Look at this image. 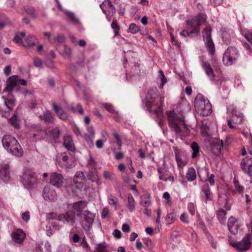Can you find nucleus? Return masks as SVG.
Returning <instances> with one entry per match:
<instances>
[{
	"instance_id": "nucleus-1",
	"label": "nucleus",
	"mask_w": 252,
	"mask_h": 252,
	"mask_svg": "<svg viewBox=\"0 0 252 252\" xmlns=\"http://www.w3.org/2000/svg\"><path fill=\"white\" fill-rule=\"evenodd\" d=\"M164 97L162 96L157 88H151L148 91L145 97V105L150 113H155L160 122L163 117L162 108Z\"/></svg>"
},
{
	"instance_id": "nucleus-2",
	"label": "nucleus",
	"mask_w": 252,
	"mask_h": 252,
	"mask_svg": "<svg viewBox=\"0 0 252 252\" xmlns=\"http://www.w3.org/2000/svg\"><path fill=\"white\" fill-rule=\"evenodd\" d=\"M169 125L177 137L181 139L189 135L188 128L185 124L184 116L182 113H176L174 110L166 113Z\"/></svg>"
},
{
	"instance_id": "nucleus-3",
	"label": "nucleus",
	"mask_w": 252,
	"mask_h": 252,
	"mask_svg": "<svg viewBox=\"0 0 252 252\" xmlns=\"http://www.w3.org/2000/svg\"><path fill=\"white\" fill-rule=\"evenodd\" d=\"M90 180L92 182L98 183V174H75L73 181H68L65 185L66 187H70L72 190L76 191V189H81L84 187V181Z\"/></svg>"
},
{
	"instance_id": "nucleus-4",
	"label": "nucleus",
	"mask_w": 252,
	"mask_h": 252,
	"mask_svg": "<svg viewBox=\"0 0 252 252\" xmlns=\"http://www.w3.org/2000/svg\"><path fill=\"white\" fill-rule=\"evenodd\" d=\"M2 143L4 148L10 154L17 157L22 156V148L14 137L10 135H4Z\"/></svg>"
},
{
	"instance_id": "nucleus-5",
	"label": "nucleus",
	"mask_w": 252,
	"mask_h": 252,
	"mask_svg": "<svg viewBox=\"0 0 252 252\" xmlns=\"http://www.w3.org/2000/svg\"><path fill=\"white\" fill-rule=\"evenodd\" d=\"M194 107L196 111L203 116H207L212 112V107L209 100L200 94L195 97Z\"/></svg>"
},
{
	"instance_id": "nucleus-6",
	"label": "nucleus",
	"mask_w": 252,
	"mask_h": 252,
	"mask_svg": "<svg viewBox=\"0 0 252 252\" xmlns=\"http://www.w3.org/2000/svg\"><path fill=\"white\" fill-rule=\"evenodd\" d=\"M204 22L205 17L204 15L201 14H198L194 18L187 22L188 28L190 30V32L184 30L180 32V35L186 37L190 36L192 33H199L200 27Z\"/></svg>"
},
{
	"instance_id": "nucleus-7",
	"label": "nucleus",
	"mask_w": 252,
	"mask_h": 252,
	"mask_svg": "<svg viewBox=\"0 0 252 252\" xmlns=\"http://www.w3.org/2000/svg\"><path fill=\"white\" fill-rule=\"evenodd\" d=\"M226 109L228 114L227 117L228 125L230 128H235L237 125L242 123L243 114L232 104L227 106Z\"/></svg>"
},
{
	"instance_id": "nucleus-8",
	"label": "nucleus",
	"mask_w": 252,
	"mask_h": 252,
	"mask_svg": "<svg viewBox=\"0 0 252 252\" xmlns=\"http://www.w3.org/2000/svg\"><path fill=\"white\" fill-rule=\"evenodd\" d=\"M202 67L203 68L206 75L209 78L210 81L217 85H221L223 83L228 80V79L223 75L219 77L218 79H216L213 69L209 63L206 61H202L201 63Z\"/></svg>"
},
{
	"instance_id": "nucleus-9",
	"label": "nucleus",
	"mask_w": 252,
	"mask_h": 252,
	"mask_svg": "<svg viewBox=\"0 0 252 252\" xmlns=\"http://www.w3.org/2000/svg\"><path fill=\"white\" fill-rule=\"evenodd\" d=\"M239 57L238 51L234 47H229L223 54L222 61L223 64L227 66H230L236 63Z\"/></svg>"
},
{
	"instance_id": "nucleus-10",
	"label": "nucleus",
	"mask_w": 252,
	"mask_h": 252,
	"mask_svg": "<svg viewBox=\"0 0 252 252\" xmlns=\"http://www.w3.org/2000/svg\"><path fill=\"white\" fill-rule=\"evenodd\" d=\"M202 36L208 52L212 56L214 55L215 45L211 38V29L210 27H207L204 29Z\"/></svg>"
},
{
	"instance_id": "nucleus-11",
	"label": "nucleus",
	"mask_w": 252,
	"mask_h": 252,
	"mask_svg": "<svg viewBox=\"0 0 252 252\" xmlns=\"http://www.w3.org/2000/svg\"><path fill=\"white\" fill-rule=\"evenodd\" d=\"M176 161L178 167L183 169L188 162V156L186 152L173 147Z\"/></svg>"
},
{
	"instance_id": "nucleus-12",
	"label": "nucleus",
	"mask_w": 252,
	"mask_h": 252,
	"mask_svg": "<svg viewBox=\"0 0 252 252\" xmlns=\"http://www.w3.org/2000/svg\"><path fill=\"white\" fill-rule=\"evenodd\" d=\"M103 12L106 15L109 21H111V17L116 13V9L112 2L109 0H105L100 4Z\"/></svg>"
},
{
	"instance_id": "nucleus-13",
	"label": "nucleus",
	"mask_w": 252,
	"mask_h": 252,
	"mask_svg": "<svg viewBox=\"0 0 252 252\" xmlns=\"http://www.w3.org/2000/svg\"><path fill=\"white\" fill-rule=\"evenodd\" d=\"M58 220L62 221L64 224L73 225L75 221V216L72 214V212L68 211L64 214H62L57 217Z\"/></svg>"
},
{
	"instance_id": "nucleus-14",
	"label": "nucleus",
	"mask_w": 252,
	"mask_h": 252,
	"mask_svg": "<svg viewBox=\"0 0 252 252\" xmlns=\"http://www.w3.org/2000/svg\"><path fill=\"white\" fill-rule=\"evenodd\" d=\"M22 183L25 188H32L37 180L36 174H22L21 176Z\"/></svg>"
},
{
	"instance_id": "nucleus-15",
	"label": "nucleus",
	"mask_w": 252,
	"mask_h": 252,
	"mask_svg": "<svg viewBox=\"0 0 252 252\" xmlns=\"http://www.w3.org/2000/svg\"><path fill=\"white\" fill-rule=\"evenodd\" d=\"M209 142L212 152L216 155L220 154L223 146L222 141L219 138H211Z\"/></svg>"
},
{
	"instance_id": "nucleus-16",
	"label": "nucleus",
	"mask_w": 252,
	"mask_h": 252,
	"mask_svg": "<svg viewBox=\"0 0 252 252\" xmlns=\"http://www.w3.org/2000/svg\"><path fill=\"white\" fill-rule=\"evenodd\" d=\"M240 32L242 35H243L250 43V44L247 42L243 43V45L244 47L249 51L250 53H252V30H241Z\"/></svg>"
},
{
	"instance_id": "nucleus-17",
	"label": "nucleus",
	"mask_w": 252,
	"mask_h": 252,
	"mask_svg": "<svg viewBox=\"0 0 252 252\" xmlns=\"http://www.w3.org/2000/svg\"><path fill=\"white\" fill-rule=\"evenodd\" d=\"M43 198L50 202H54L57 199V194L55 191L49 186H45L42 191Z\"/></svg>"
},
{
	"instance_id": "nucleus-18",
	"label": "nucleus",
	"mask_w": 252,
	"mask_h": 252,
	"mask_svg": "<svg viewBox=\"0 0 252 252\" xmlns=\"http://www.w3.org/2000/svg\"><path fill=\"white\" fill-rule=\"evenodd\" d=\"M251 237L249 234L247 235L240 242L233 245V247L240 251H248L251 247Z\"/></svg>"
},
{
	"instance_id": "nucleus-19",
	"label": "nucleus",
	"mask_w": 252,
	"mask_h": 252,
	"mask_svg": "<svg viewBox=\"0 0 252 252\" xmlns=\"http://www.w3.org/2000/svg\"><path fill=\"white\" fill-rule=\"evenodd\" d=\"M87 206V203L83 201H79L72 205L71 209L69 210L75 216H79L82 214L83 210Z\"/></svg>"
},
{
	"instance_id": "nucleus-20",
	"label": "nucleus",
	"mask_w": 252,
	"mask_h": 252,
	"mask_svg": "<svg viewBox=\"0 0 252 252\" xmlns=\"http://www.w3.org/2000/svg\"><path fill=\"white\" fill-rule=\"evenodd\" d=\"M241 167L245 173H252V158L245 157L241 162Z\"/></svg>"
},
{
	"instance_id": "nucleus-21",
	"label": "nucleus",
	"mask_w": 252,
	"mask_h": 252,
	"mask_svg": "<svg viewBox=\"0 0 252 252\" xmlns=\"http://www.w3.org/2000/svg\"><path fill=\"white\" fill-rule=\"evenodd\" d=\"M227 226L230 232L233 234L237 233L240 225L234 217H230L228 221Z\"/></svg>"
},
{
	"instance_id": "nucleus-22",
	"label": "nucleus",
	"mask_w": 252,
	"mask_h": 252,
	"mask_svg": "<svg viewBox=\"0 0 252 252\" xmlns=\"http://www.w3.org/2000/svg\"><path fill=\"white\" fill-rule=\"evenodd\" d=\"M25 238L24 232L20 229L15 230L12 234L13 241L18 244H21Z\"/></svg>"
},
{
	"instance_id": "nucleus-23",
	"label": "nucleus",
	"mask_w": 252,
	"mask_h": 252,
	"mask_svg": "<svg viewBox=\"0 0 252 252\" xmlns=\"http://www.w3.org/2000/svg\"><path fill=\"white\" fill-rule=\"evenodd\" d=\"M50 183L55 187L58 188L62 187L64 183V179L62 174H52L50 177Z\"/></svg>"
},
{
	"instance_id": "nucleus-24",
	"label": "nucleus",
	"mask_w": 252,
	"mask_h": 252,
	"mask_svg": "<svg viewBox=\"0 0 252 252\" xmlns=\"http://www.w3.org/2000/svg\"><path fill=\"white\" fill-rule=\"evenodd\" d=\"M17 85L18 77L16 76L10 77L6 82V86L4 89V91L11 92Z\"/></svg>"
},
{
	"instance_id": "nucleus-25",
	"label": "nucleus",
	"mask_w": 252,
	"mask_h": 252,
	"mask_svg": "<svg viewBox=\"0 0 252 252\" xmlns=\"http://www.w3.org/2000/svg\"><path fill=\"white\" fill-rule=\"evenodd\" d=\"M221 32L223 41L225 44H228L230 42L231 36L233 34L232 31L227 27H222Z\"/></svg>"
},
{
	"instance_id": "nucleus-26",
	"label": "nucleus",
	"mask_w": 252,
	"mask_h": 252,
	"mask_svg": "<svg viewBox=\"0 0 252 252\" xmlns=\"http://www.w3.org/2000/svg\"><path fill=\"white\" fill-rule=\"evenodd\" d=\"M56 1L57 2L59 9L63 11L64 14L71 22L74 23H77L78 22V19L76 17L73 13L68 10H63V8L59 0H56Z\"/></svg>"
},
{
	"instance_id": "nucleus-27",
	"label": "nucleus",
	"mask_w": 252,
	"mask_h": 252,
	"mask_svg": "<svg viewBox=\"0 0 252 252\" xmlns=\"http://www.w3.org/2000/svg\"><path fill=\"white\" fill-rule=\"evenodd\" d=\"M52 106L53 109L60 119L63 121H66L68 119V116L66 113L59 108L55 102L52 103Z\"/></svg>"
},
{
	"instance_id": "nucleus-28",
	"label": "nucleus",
	"mask_w": 252,
	"mask_h": 252,
	"mask_svg": "<svg viewBox=\"0 0 252 252\" xmlns=\"http://www.w3.org/2000/svg\"><path fill=\"white\" fill-rule=\"evenodd\" d=\"M63 145L66 149L70 151H74L75 150L72 137L70 136L64 137Z\"/></svg>"
},
{
	"instance_id": "nucleus-29",
	"label": "nucleus",
	"mask_w": 252,
	"mask_h": 252,
	"mask_svg": "<svg viewBox=\"0 0 252 252\" xmlns=\"http://www.w3.org/2000/svg\"><path fill=\"white\" fill-rule=\"evenodd\" d=\"M61 156L63 162V163H62L63 165L66 166L68 168L71 167L73 165L74 162L72 159L69 157H68L66 153H62Z\"/></svg>"
},
{
	"instance_id": "nucleus-30",
	"label": "nucleus",
	"mask_w": 252,
	"mask_h": 252,
	"mask_svg": "<svg viewBox=\"0 0 252 252\" xmlns=\"http://www.w3.org/2000/svg\"><path fill=\"white\" fill-rule=\"evenodd\" d=\"M37 42L36 38L31 35L27 36L25 39L24 43H23V46L25 47H30L33 46Z\"/></svg>"
},
{
	"instance_id": "nucleus-31",
	"label": "nucleus",
	"mask_w": 252,
	"mask_h": 252,
	"mask_svg": "<svg viewBox=\"0 0 252 252\" xmlns=\"http://www.w3.org/2000/svg\"><path fill=\"white\" fill-rule=\"evenodd\" d=\"M85 220L87 223L88 228L93 224L94 218V215L89 211H85L84 213Z\"/></svg>"
},
{
	"instance_id": "nucleus-32",
	"label": "nucleus",
	"mask_w": 252,
	"mask_h": 252,
	"mask_svg": "<svg viewBox=\"0 0 252 252\" xmlns=\"http://www.w3.org/2000/svg\"><path fill=\"white\" fill-rule=\"evenodd\" d=\"M50 245L46 242L44 247L42 244H36L35 250L34 252H50Z\"/></svg>"
},
{
	"instance_id": "nucleus-33",
	"label": "nucleus",
	"mask_w": 252,
	"mask_h": 252,
	"mask_svg": "<svg viewBox=\"0 0 252 252\" xmlns=\"http://www.w3.org/2000/svg\"><path fill=\"white\" fill-rule=\"evenodd\" d=\"M158 75L157 79L158 87L162 88L164 84L167 82V79L165 77L163 71L161 70L158 71Z\"/></svg>"
},
{
	"instance_id": "nucleus-34",
	"label": "nucleus",
	"mask_w": 252,
	"mask_h": 252,
	"mask_svg": "<svg viewBox=\"0 0 252 252\" xmlns=\"http://www.w3.org/2000/svg\"><path fill=\"white\" fill-rule=\"evenodd\" d=\"M202 192L204 194L205 196V202L206 204L207 200H212L210 189L208 184L203 185L202 187Z\"/></svg>"
},
{
	"instance_id": "nucleus-35",
	"label": "nucleus",
	"mask_w": 252,
	"mask_h": 252,
	"mask_svg": "<svg viewBox=\"0 0 252 252\" xmlns=\"http://www.w3.org/2000/svg\"><path fill=\"white\" fill-rule=\"evenodd\" d=\"M190 147L192 150L191 157L192 158H195L199 155L200 152H201L200 147L197 143L195 142L191 143Z\"/></svg>"
},
{
	"instance_id": "nucleus-36",
	"label": "nucleus",
	"mask_w": 252,
	"mask_h": 252,
	"mask_svg": "<svg viewBox=\"0 0 252 252\" xmlns=\"http://www.w3.org/2000/svg\"><path fill=\"white\" fill-rule=\"evenodd\" d=\"M226 214V211L223 209H220L217 212V218L220 223H223L225 221Z\"/></svg>"
},
{
	"instance_id": "nucleus-37",
	"label": "nucleus",
	"mask_w": 252,
	"mask_h": 252,
	"mask_svg": "<svg viewBox=\"0 0 252 252\" xmlns=\"http://www.w3.org/2000/svg\"><path fill=\"white\" fill-rule=\"evenodd\" d=\"M65 40V37L63 34H58L56 36H54L53 38L52 44L58 43L59 44H63Z\"/></svg>"
},
{
	"instance_id": "nucleus-38",
	"label": "nucleus",
	"mask_w": 252,
	"mask_h": 252,
	"mask_svg": "<svg viewBox=\"0 0 252 252\" xmlns=\"http://www.w3.org/2000/svg\"><path fill=\"white\" fill-rule=\"evenodd\" d=\"M43 119L45 122L49 123H52L55 120L54 117L49 111H46L44 112Z\"/></svg>"
},
{
	"instance_id": "nucleus-39",
	"label": "nucleus",
	"mask_w": 252,
	"mask_h": 252,
	"mask_svg": "<svg viewBox=\"0 0 252 252\" xmlns=\"http://www.w3.org/2000/svg\"><path fill=\"white\" fill-rule=\"evenodd\" d=\"M25 37V32H22L20 33L16 34L14 38V41L17 43L22 44L23 45V43H24V42L22 41V39Z\"/></svg>"
},
{
	"instance_id": "nucleus-40",
	"label": "nucleus",
	"mask_w": 252,
	"mask_h": 252,
	"mask_svg": "<svg viewBox=\"0 0 252 252\" xmlns=\"http://www.w3.org/2000/svg\"><path fill=\"white\" fill-rule=\"evenodd\" d=\"M87 130L88 133L90 134V136L89 137V139L88 140V142H90L91 145H93L94 143L93 141V139L94 137L95 132L94 129V128L92 126H87Z\"/></svg>"
},
{
	"instance_id": "nucleus-41",
	"label": "nucleus",
	"mask_w": 252,
	"mask_h": 252,
	"mask_svg": "<svg viewBox=\"0 0 252 252\" xmlns=\"http://www.w3.org/2000/svg\"><path fill=\"white\" fill-rule=\"evenodd\" d=\"M131 73L133 76L140 77L141 71L139 64H135L133 65V66L132 67Z\"/></svg>"
},
{
	"instance_id": "nucleus-42",
	"label": "nucleus",
	"mask_w": 252,
	"mask_h": 252,
	"mask_svg": "<svg viewBox=\"0 0 252 252\" xmlns=\"http://www.w3.org/2000/svg\"><path fill=\"white\" fill-rule=\"evenodd\" d=\"M11 171L10 166L6 163L0 164V173H8Z\"/></svg>"
},
{
	"instance_id": "nucleus-43",
	"label": "nucleus",
	"mask_w": 252,
	"mask_h": 252,
	"mask_svg": "<svg viewBox=\"0 0 252 252\" xmlns=\"http://www.w3.org/2000/svg\"><path fill=\"white\" fill-rule=\"evenodd\" d=\"M233 184L235 187V189L236 190L238 193H241L243 191L244 187L239 185L238 180L236 179V177H235L233 180Z\"/></svg>"
},
{
	"instance_id": "nucleus-44",
	"label": "nucleus",
	"mask_w": 252,
	"mask_h": 252,
	"mask_svg": "<svg viewBox=\"0 0 252 252\" xmlns=\"http://www.w3.org/2000/svg\"><path fill=\"white\" fill-rule=\"evenodd\" d=\"M159 178L166 182H172L174 181V177L169 174H160Z\"/></svg>"
},
{
	"instance_id": "nucleus-45",
	"label": "nucleus",
	"mask_w": 252,
	"mask_h": 252,
	"mask_svg": "<svg viewBox=\"0 0 252 252\" xmlns=\"http://www.w3.org/2000/svg\"><path fill=\"white\" fill-rule=\"evenodd\" d=\"M139 30V27L136 24L132 23L129 25L128 29V32H131L132 34H135L138 32Z\"/></svg>"
},
{
	"instance_id": "nucleus-46",
	"label": "nucleus",
	"mask_w": 252,
	"mask_h": 252,
	"mask_svg": "<svg viewBox=\"0 0 252 252\" xmlns=\"http://www.w3.org/2000/svg\"><path fill=\"white\" fill-rule=\"evenodd\" d=\"M60 134V131L57 128L53 129L50 132V136L54 140H56L59 138Z\"/></svg>"
},
{
	"instance_id": "nucleus-47",
	"label": "nucleus",
	"mask_w": 252,
	"mask_h": 252,
	"mask_svg": "<svg viewBox=\"0 0 252 252\" xmlns=\"http://www.w3.org/2000/svg\"><path fill=\"white\" fill-rule=\"evenodd\" d=\"M128 207L130 210H133L134 208L135 204L133 196L129 194L128 196Z\"/></svg>"
},
{
	"instance_id": "nucleus-48",
	"label": "nucleus",
	"mask_w": 252,
	"mask_h": 252,
	"mask_svg": "<svg viewBox=\"0 0 252 252\" xmlns=\"http://www.w3.org/2000/svg\"><path fill=\"white\" fill-rule=\"evenodd\" d=\"M102 105L109 112L111 113H115V110L111 104L105 103L102 104Z\"/></svg>"
},
{
	"instance_id": "nucleus-49",
	"label": "nucleus",
	"mask_w": 252,
	"mask_h": 252,
	"mask_svg": "<svg viewBox=\"0 0 252 252\" xmlns=\"http://www.w3.org/2000/svg\"><path fill=\"white\" fill-rule=\"evenodd\" d=\"M108 202L110 205L114 206L116 208L118 205V199L112 196V195H109L108 197Z\"/></svg>"
},
{
	"instance_id": "nucleus-50",
	"label": "nucleus",
	"mask_w": 252,
	"mask_h": 252,
	"mask_svg": "<svg viewBox=\"0 0 252 252\" xmlns=\"http://www.w3.org/2000/svg\"><path fill=\"white\" fill-rule=\"evenodd\" d=\"M3 98L4 99V104L7 108L10 110H12L13 108V104L14 103V101L12 99L6 100L4 97H3Z\"/></svg>"
},
{
	"instance_id": "nucleus-51",
	"label": "nucleus",
	"mask_w": 252,
	"mask_h": 252,
	"mask_svg": "<svg viewBox=\"0 0 252 252\" xmlns=\"http://www.w3.org/2000/svg\"><path fill=\"white\" fill-rule=\"evenodd\" d=\"M9 124L13 126L14 127H18V124L17 123V116L13 115L8 121Z\"/></svg>"
},
{
	"instance_id": "nucleus-52",
	"label": "nucleus",
	"mask_w": 252,
	"mask_h": 252,
	"mask_svg": "<svg viewBox=\"0 0 252 252\" xmlns=\"http://www.w3.org/2000/svg\"><path fill=\"white\" fill-rule=\"evenodd\" d=\"M71 110L73 112H76V110H78V112L79 113V114L82 115L84 114V110L81 106V105L80 104H77V105H76V108H75L73 106H72L71 107Z\"/></svg>"
},
{
	"instance_id": "nucleus-53",
	"label": "nucleus",
	"mask_w": 252,
	"mask_h": 252,
	"mask_svg": "<svg viewBox=\"0 0 252 252\" xmlns=\"http://www.w3.org/2000/svg\"><path fill=\"white\" fill-rule=\"evenodd\" d=\"M10 179L9 174H0V183H7Z\"/></svg>"
},
{
	"instance_id": "nucleus-54",
	"label": "nucleus",
	"mask_w": 252,
	"mask_h": 252,
	"mask_svg": "<svg viewBox=\"0 0 252 252\" xmlns=\"http://www.w3.org/2000/svg\"><path fill=\"white\" fill-rule=\"evenodd\" d=\"M208 127L206 125L203 124L201 126V133L203 136L208 135Z\"/></svg>"
},
{
	"instance_id": "nucleus-55",
	"label": "nucleus",
	"mask_w": 252,
	"mask_h": 252,
	"mask_svg": "<svg viewBox=\"0 0 252 252\" xmlns=\"http://www.w3.org/2000/svg\"><path fill=\"white\" fill-rule=\"evenodd\" d=\"M136 55V53L133 52H127L126 54V55L125 56V58L126 60V62H127L128 61L129 62H131V59H130V57H135V56Z\"/></svg>"
},
{
	"instance_id": "nucleus-56",
	"label": "nucleus",
	"mask_w": 252,
	"mask_h": 252,
	"mask_svg": "<svg viewBox=\"0 0 252 252\" xmlns=\"http://www.w3.org/2000/svg\"><path fill=\"white\" fill-rule=\"evenodd\" d=\"M188 208L192 216H193L195 214V207L194 204L193 203H189L188 205Z\"/></svg>"
},
{
	"instance_id": "nucleus-57",
	"label": "nucleus",
	"mask_w": 252,
	"mask_h": 252,
	"mask_svg": "<svg viewBox=\"0 0 252 252\" xmlns=\"http://www.w3.org/2000/svg\"><path fill=\"white\" fill-rule=\"evenodd\" d=\"M175 219V215L174 213H169L167 215L166 220L168 223H172Z\"/></svg>"
},
{
	"instance_id": "nucleus-58",
	"label": "nucleus",
	"mask_w": 252,
	"mask_h": 252,
	"mask_svg": "<svg viewBox=\"0 0 252 252\" xmlns=\"http://www.w3.org/2000/svg\"><path fill=\"white\" fill-rule=\"evenodd\" d=\"M96 252H108L106 247L103 244H99L96 250Z\"/></svg>"
},
{
	"instance_id": "nucleus-59",
	"label": "nucleus",
	"mask_w": 252,
	"mask_h": 252,
	"mask_svg": "<svg viewBox=\"0 0 252 252\" xmlns=\"http://www.w3.org/2000/svg\"><path fill=\"white\" fill-rule=\"evenodd\" d=\"M143 196H144L145 200L144 201L143 200V202H144L145 205L146 206H149L151 204V201L150 200V194L148 193L143 194Z\"/></svg>"
},
{
	"instance_id": "nucleus-60",
	"label": "nucleus",
	"mask_w": 252,
	"mask_h": 252,
	"mask_svg": "<svg viewBox=\"0 0 252 252\" xmlns=\"http://www.w3.org/2000/svg\"><path fill=\"white\" fill-rule=\"evenodd\" d=\"M22 218L23 220L26 222H28L30 218V212L28 211L25 212L22 214Z\"/></svg>"
},
{
	"instance_id": "nucleus-61",
	"label": "nucleus",
	"mask_w": 252,
	"mask_h": 252,
	"mask_svg": "<svg viewBox=\"0 0 252 252\" xmlns=\"http://www.w3.org/2000/svg\"><path fill=\"white\" fill-rule=\"evenodd\" d=\"M196 178V174H186L185 179L187 181L191 182Z\"/></svg>"
},
{
	"instance_id": "nucleus-62",
	"label": "nucleus",
	"mask_w": 252,
	"mask_h": 252,
	"mask_svg": "<svg viewBox=\"0 0 252 252\" xmlns=\"http://www.w3.org/2000/svg\"><path fill=\"white\" fill-rule=\"evenodd\" d=\"M25 11L31 16H33L34 14V9L33 7L30 6H27L25 8Z\"/></svg>"
},
{
	"instance_id": "nucleus-63",
	"label": "nucleus",
	"mask_w": 252,
	"mask_h": 252,
	"mask_svg": "<svg viewBox=\"0 0 252 252\" xmlns=\"http://www.w3.org/2000/svg\"><path fill=\"white\" fill-rule=\"evenodd\" d=\"M33 63H34V65L37 67H41L42 64L41 60L38 58H34Z\"/></svg>"
},
{
	"instance_id": "nucleus-64",
	"label": "nucleus",
	"mask_w": 252,
	"mask_h": 252,
	"mask_svg": "<svg viewBox=\"0 0 252 252\" xmlns=\"http://www.w3.org/2000/svg\"><path fill=\"white\" fill-rule=\"evenodd\" d=\"M114 237L117 239H120L122 237V233L119 229H115L113 232Z\"/></svg>"
}]
</instances>
